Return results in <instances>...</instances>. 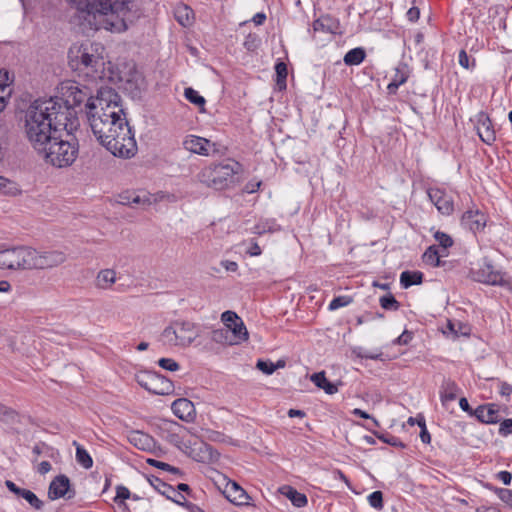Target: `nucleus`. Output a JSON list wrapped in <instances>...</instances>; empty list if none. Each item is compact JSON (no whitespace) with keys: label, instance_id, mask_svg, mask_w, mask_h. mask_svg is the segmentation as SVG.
<instances>
[{"label":"nucleus","instance_id":"nucleus-1","mask_svg":"<svg viewBox=\"0 0 512 512\" xmlns=\"http://www.w3.org/2000/svg\"><path fill=\"white\" fill-rule=\"evenodd\" d=\"M120 101L114 89L100 88L98 101L88 105L87 119L103 147L114 156L131 158L137 152V143Z\"/></svg>","mask_w":512,"mask_h":512},{"label":"nucleus","instance_id":"nucleus-2","mask_svg":"<svg viewBox=\"0 0 512 512\" xmlns=\"http://www.w3.org/2000/svg\"><path fill=\"white\" fill-rule=\"evenodd\" d=\"M78 125V120L57 98L38 99L25 113L23 131L28 142L37 151L55 133L73 131Z\"/></svg>","mask_w":512,"mask_h":512},{"label":"nucleus","instance_id":"nucleus-3","mask_svg":"<svg viewBox=\"0 0 512 512\" xmlns=\"http://www.w3.org/2000/svg\"><path fill=\"white\" fill-rule=\"evenodd\" d=\"M105 48L101 43L85 41L74 44L68 51L69 65L73 70L85 73L96 80L104 77Z\"/></svg>","mask_w":512,"mask_h":512},{"label":"nucleus","instance_id":"nucleus-4","mask_svg":"<svg viewBox=\"0 0 512 512\" xmlns=\"http://www.w3.org/2000/svg\"><path fill=\"white\" fill-rule=\"evenodd\" d=\"M78 152V142L72 131L67 130L55 133L42 145V149L36 151L46 163L57 168L71 166L77 159Z\"/></svg>","mask_w":512,"mask_h":512},{"label":"nucleus","instance_id":"nucleus-5","mask_svg":"<svg viewBox=\"0 0 512 512\" xmlns=\"http://www.w3.org/2000/svg\"><path fill=\"white\" fill-rule=\"evenodd\" d=\"M86 15L88 22L83 28V32L104 29L112 33H120L127 30L129 25L127 18L116 9L113 0H101L94 13Z\"/></svg>","mask_w":512,"mask_h":512},{"label":"nucleus","instance_id":"nucleus-6","mask_svg":"<svg viewBox=\"0 0 512 512\" xmlns=\"http://www.w3.org/2000/svg\"><path fill=\"white\" fill-rule=\"evenodd\" d=\"M242 172V165L232 159L212 164L201 169L196 175L199 183L206 187L222 190L234 182V176Z\"/></svg>","mask_w":512,"mask_h":512},{"label":"nucleus","instance_id":"nucleus-7","mask_svg":"<svg viewBox=\"0 0 512 512\" xmlns=\"http://www.w3.org/2000/svg\"><path fill=\"white\" fill-rule=\"evenodd\" d=\"M198 324L188 320L173 321L161 334V341L168 346L187 348L200 336Z\"/></svg>","mask_w":512,"mask_h":512},{"label":"nucleus","instance_id":"nucleus-8","mask_svg":"<svg viewBox=\"0 0 512 512\" xmlns=\"http://www.w3.org/2000/svg\"><path fill=\"white\" fill-rule=\"evenodd\" d=\"M59 93L61 97H56L57 100L66 106L77 120L76 107L84 104L85 112L87 113L89 103L98 101V95L94 98L89 87L76 81L62 82L59 87Z\"/></svg>","mask_w":512,"mask_h":512},{"label":"nucleus","instance_id":"nucleus-9","mask_svg":"<svg viewBox=\"0 0 512 512\" xmlns=\"http://www.w3.org/2000/svg\"><path fill=\"white\" fill-rule=\"evenodd\" d=\"M221 321L225 329H218L213 332V339L216 342H225L229 345H236L248 340L249 334L242 319L233 311L227 310L222 313Z\"/></svg>","mask_w":512,"mask_h":512},{"label":"nucleus","instance_id":"nucleus-10","mask_svg":"<svg viewBox=\"0 0 512 512\" xmlns=\"http://www.w3.org/2000/svg\"><path fill=\"white\" fill-rule=\"evenodd\" d=\"M171 428L166 437L167 441L177 447L179 450L189 455L193 459L199 462H205L213 458V449L206 443H200L199 447H193L190 443H186L180 432L183 430L182 427L175 422L169 423Z\"/></svg>","mask_w":512,"mask_h":512},{"label":"nucleus","instance_id":"nucleus-11","mask_svg":"<svg viewBox=\"0 0 512 512\" xmlns=\"http://www.w3.org/2000/svg\"><path fill=\"white\" fill-rule=\"evenodd\" d=\"M31 247H13L0 250V269H30Z\"/></svg>","mask_w":512,"mask_h":512},{"label":"nucleus","instance_id":"nucleus-12","mask_svg":"<svg viewBox=\"0 0 512 512\" xmlns=\"http://www.w3.org/2000/svg\"><path fill=\"white\" fill-rule=\"evenodd\" d=\"M137 382L141 387L156 395H167L174 389L171 380L156 372L146 371L138 374Z\"/></svg>","mask_w":512,"mask_h":512},{"label":"nucleus","instance_id":"nucleus-13","mask_svg":"<svg viewBox=\"0 0 512 512\" xmlns=\"http://www.w3.org/2000/svg\"><path fill=\"white\" fill-rule=\"evenodd\" d=\"M30 269H47L65 262L66 255L61 251L40 252L31 248Z\"/></svg>","mask_w":512,"mask_h":512},{"label":"nucleus","instance_id":"nucleus-14","mask_svg":"<svg viewBox=\"0 0 512 512\" xmlns=\"http://www.w3.org/2000/svg\"><path fill=\"white\" fill-rule=\"evenodd\" d=\"M73 10L71 14V22L78 25L81 30L87 25L88 17L86 14L94 13L98 3L101 0H66Z\"/></svg>","mask_w":512,"mask_h":512},{"label":"nucleus","instance_id":"nucleus-15","mask_svg":"<svg viewBox=\"0 0 512 512\" xmlns=\"http://www.w3.org/2000/svg\"><path fill=\"white\" fill-rule=\"evenodd\" d=\"M183 147L191 153L205 157L219 153L218 145L215 142L196 135H187L183 140Z\"/></svg>","mask_w":512,"mask_h":512},{"label":"nucleus","instance_id":"nucleus-16","mask_svg":"<svg viewBox=\"0 0 512 512\" xmlns=\"http://www.w3.org/2000/svg\"><path fill=\"white\" fill-rule=\"evenodd\" d=\"M428 197L442 215H451L454 211V200L451 195L439 188H430Z\"/></svg>","mask_w":512,"mask_h":512},{"label":"nucleus","instance_id":"nucleus-17","mask_svg":"<svg viewBox=\"0 0 512 512\" xmlns=\"http://www.w3.org/2000/svg\"><path fill=\"white\" fill-rule=\"evenodd\" d=\"M474 279L478 282L494 286L505 285L503 274L500 271L495 270L492 264L486 261L477 271L474 272Z\"/></svg>","mask_w":512,"mask_h":512},{"label":"nucleus","instance_id":"nucleus-18","mask_svg":"<svg viewBox=\"0 0 512 512\" xmlns=\"http://www.w3.org/2000/svg\"><path fill=\"white\" fill-rule=\"evenodd\" d=\"M486 222V215L478 209L467 210L461 217L462 227L474 234L482 231L486 226Z\"/></svg>","mask_w":512,"mask_h":512},{"label":"nucleus","instance_id":"nucleus-19","mask_svg":"<svg viewBox=\"0 0 512 512\" xmlns=\"http://www.w3.org/2000/svg\"><path fill=\"white\" fill-rule=\"evenodd\" d=\"M73 496L74 492L70 490V480L66 475H58L51 481L48 488V498L50 500L62 497L70 499Z\"/></svg>","mask_w":512,"mask_h":512},{"label":"nucleus","instance_id":"nucleus-20","mask_svg":"<svg viewBox=\"0 0 512 512\" xmlns=\"http://www.w3.org/2000/svg\"><path fill=\"white\" fill-rule=\"evenodd\" d=\"M114 2L116 9L127 18L128 24L133 23L142 13L143 3L140 0H114Z\"/></svg>","mask_w":512,"mask_h":512},{"label":"nucleus","instance_id":"nucleus-21","mask_svg":"<svg viewBox=\"0 0 512 512\" xmlns=\"http://www.w3.org/2000/svg\"><path fill=\"white\" fill-rule=\"evenodd\" d=\"M477 133L480 139L487 145H492L496 140L495 130L491 119L484 113L477 119Z\"/></svg>","mask_w":512,"mask_h":512},{"label":"nucleus","instance_id":"nucleus-22","mask_svg":"<svg viewBox=\"0 0 512 512\" xmlns=\"http://www.w3.org/2000/svg\"><path fill=\"white\" fill-rule=\"evenodd\" d=\"M172 411L176 417L186 422L193 421L196 415L193 402L186 398L176 399L172 403Z\"/></svg>","mask_w":512,"mask_h":512},{"label":"nucleus","instance_id":"nucleus-23","mask_svg":"<svg viewBox=\"0 0 512 512\" xmlns=\"http://www.w3.org/2000/svg\"><path fill=\"white\" fill-rule=\"evenodd\" d=\"M473 416L482 423L494 424L499 421V409L495 404L481 405L474 410Z\"/></svg>","mask_w":512,"mask_h":512},{"label":"nucleus","instance_id":"nucleus-24","mask_svg":"<svg viewBox=\"0 0 512 512\" xmlns=\"http://www.w3.org/2000/svg\"><path fill=\"white\" fill-rule=\"evenodd\" d=\"M226 497L235 505H247L249 503V495L236 482L230 481L226 485Z\"/></svg>","mask_w":512,"mask_h":512},{"label":"nucleus","instance_id":"nucleus-25","mask_svg":"<svg viewBox=\"0 0 512 512\" xmlns=\"http://www.w3.org/2000/svg\"><path fill=\"white\" fill-rule=\"evenodd\" d=\"M410 75V69L407 64L399 63L395 69L387 90L390 94H395L399 86L403 85Z\"/></svg>","mask_w":512,"mask_h":512},{"label":"nucleus","instance_id":"nucleus-26","mask_svg":"<svg viewBox=\"0 0 512 512\" xmlns=\"http://www.w3.org/2000/svg\"><path fill=\"white\" fill-rule=\"evenodd\" d=\"M310 380L315 384V386L323 389L326 394L333 395L338 392V385L330 382L326 378L324 371L312 374Z\"/></svg>","mask_w":512,"mask_h":512},{"label":"nucleus","instance_id":"nucleus-27","mask_svg":"<svg viewBox=\"0 0 512 512\" xmlns=\"http://www.w3.org/2000/svg\"><path fill=\"white\" fill-rule=\"evenodd\" d=\"M458 392L459 387L454 381H444L440 389V400L442 405L446 406L448 402L454 401Z\"/></svg>","mask_w":512,"mask_h":512},{"label":"nucleus","instance_id":"nucleus-28","mask_svg":"<svg viewBox=\"0 0 512 512\" xmlns=\"http://www.w3.org/2000/svg\"><path fill=\"white\" fill-rule=\"evenodd\" d=\"M280 493L287 497L295 507L301 508L307 505L305 494L298 492L295 488L285 485L279 489Z\"/></svg>","mask_w":512,"mask_h":512},{"label":"nucleus","instance_id":"nucleus-29","mask_svg":"<svg viewBox=\"0 0 512 512\" xmlns=\"http://www.w3.org/2000/svg\"><path fill=\"white\" fill-rule=\"evenodd\" d=\"M174 15L177 22L183 27H188L193 23L194 13L187 5H177L174 10Z\"/></svg>","mask_w":512,"mask_h":512},{"label":"nucleus","instance_id":"nucleus-30","mask_svg":"<svg viewBox=\"0 0 512 512\" xmlns=\"http://www.w3.org/2000/svg\"><path fill=\"white\" fill-rule=\"evenodd\" d=\"M129 442L140 450H147L151 447L152 438L143 432L133 431L130 433Z\"/></svg>","mask_w":512,"mask_h":512},{"label":"nucleus","instance_id":"nucleus-31","mask_svg":"<svg viewBox=\"0 0 512 512\" xmlns=\"http://www.w3.org/2000/svg\"><path fill=\"white\" fill-rule=\"evenodd\" d=\"M116 282V272L112 269L101 270L96 277V286L108 289Z\"/></svg>","mask_w":512,"mask_h":512},{"label":"nucleus","instance_id":"nucleus-32","mask_svg":"<svg viewBox=\"0 0 512 512\" xmlns=\"http://www.w3.org/2000/svg\"><path fill=\"white\" fill-rule=\"evenodd\" d=\"M280 230V226L274 219H261L252 228V233L257 235H263L265 233H274Z\"/></svg>","mask_w":512,"mask_h":512},{"label":"nucleus","instance_id":"nucleus-33","mask_svg":"<svg viewBox=\"0 0 512 512\" xmlns=\"http://www.w3.org/2000/svg\"><path fill=\"white\" fill-rule=\"evenodd\" d=\"M423 274L419 271H404L400 275V284L403 288L421 284Z\"/></svg>","mask_w":512,"mask_h":512},{"label":"nucleus","instance_id":"nucleus-34","mask_svg":"<svg viewBox=\"0 0 512 512\" xmlns=\"http://www.w3.org/2000/svg\"><path fill=\"white\" fill-rule=\"evenodd\" d=\"M365 50L361 47L349 50L344 56V63L348 66L359 65L365 59Z\"/></svg>","mask_w":512,"mask_h":512},{"label":"nucleus","instance_id":"nucleus-35","mask_svg":"<svg viewBox=\"0 0 512 512\" xmlns=\"http://www.w3.org/2000/svg\"><path fill=\"white\" fill-rule=\"evenodd\" d=\"M76 447V461L85 469H90L93 466V460L88 451L78 444L76 441L73 442Z\"/></svg>","mask_w":512,"mask_h":512},{"label":"nucleus","instance_id":"nucleus-36","mask_svg":"<svg viewBox=\"0 0 512 512\" xmlns=\"http://www.w3.org/2000/svg\"><path fill=\"white\" fill-rule=\"evenodd\" d=\"M444 256H446V254H440L436 246H430L423 254V261L433 267H439L440 257Z\"/></svg>","mask_w":512,"mask_h":512},{"label":"nucleus","instance_id":"nucleus-37","mask_svg":"<svg viewBox=\"0 0 512 512\" xmlns=\"http://www.w3.org/2000/svg\"><path fill=\"white\" fill-rule=\"evenodd\" d=\"M313 30L315 32L321 31V32H327V33H333V31H334L333 20L328 16L320 17L319 19H317L313 22Z\"/></svg>","mask_w":512,"mask_h":512},{"label":"nucleus","instance_id":"nucleus-38","mask_svg":"<svg viewBox=\"0 0 512 512\" xmlns=\"http://www.w3.org/2000/svg\"><path fill=\"white\" fill-rule=\"evenodd\" d=\"M184 96H185V98H186L189 102H191V103H193V104H195V105L199 106V107L201 108V110H202V111L204 110V109H203V107H204V105H205L206 101H205L204 97H202L201 95H199V93H198L196 90H194V89H193V88H191V87H189V88H185V90H184Z\"/></svg>","mask_w":512,"mask_h":512},{"label":"nucleus","instance_id":"nucleus-39","mask_svg":"<svg viewBox=\"0 0 512 512\" xmlns=\"http://www.w3.org/2000/svg\"><path fill=\"white\" fill-rule=\"evenodd\" d=\"M19 497L25 499L33 508L40 510L43 507V502L30 490L22 489Z\"/></svg>","mask_w":512,"mask_h":512},{"label":"nucleus","instance_id":"nucleus-40","mask_svg":"<svg viewBox=\"0 0 512 512\" xmlns=\"http://www.w3.org/2000/svg\"><path fill=\"white\" fill-rule=\"evenodd\" d=\"M415 420H417V425L421 428V431H420L421 441L424 444H429L431 442V436H430V433L427 430L424 416L421 415V414H418L415 417Z\"/></svg>","mask_w":512,"mask_h":512},{"label":"nucleus","instance_id":"nucleus-41","mask_svg":"<svg viewBox=\"0 0 512 512\" xmlns=\"http://www.w3.org/2000/svg\"><path fill=\"white\" fill-rule=\"evenodd\" d=\"M380 305L385 310H397L399 303L391 294L384 295L380 298Z\"/></svg>","mask_w":512,"mask_h":512},{"label":"nucleus","instance_id":"nucleus-42","mask_svg":"<svg viewBox=\"0 0 512 512\" xmlns=\"http://www.w3.org/2000/svg\"><path fill=\"white\" fill-rule=\"evenodd\" d=\"M352 302L351 297L349 296H338L335 297L330 303H329V310L334 311L341 307L348 306Z\"/></svg>","mask_w":512,"mask_h":512},{"label":"nucleus","instance_id":"nucleus-43","mask_svg":"<svg viewBox=\"0 0 512 512\" xmlns=\"http://www.w3.org/2000/svg\"><path fill=\"white\" fill-rule=\"evenodd\" d=\"M434 238L443 249H447L453 245V239L451 236L444 232L436 231L434 233Z\"/></svg>","mask_w":512,"mask_h":512},{"label":"nucleus","instance_id":"nucleus-44","mask_svg":"<svg viewBox=\"0 0 512 512\" xmlns=\"http://www.w3.org/2000/svg\"><path fill=\"white\" fill-rule=\"evenodd\" d=\"M147 462L151 466H154L156 468H159V469H162L164 471L170 472L172 474H180L179 468L171 466L168 463L161 462V461H158V460H155V459H148Z\"/></svg>","mask_w":512,"mask_h":512},{"label":"nucleus","instance_id":"nucleus-45","mask_svg":"<svg viewBox=\"0 0 512 512\" xmlns=\"http://www.w3.org/2000/svg\"><path fill=\"white\" fill-rule=\"evenodd\" d=\"M368 503L371 507L381 510L383 508V494L381 491H374L368 496Z\"/></svg>","mask_w":512,"mask_h":512},{"label":"nucleus","instance_id":"nucleus-46","mask_svg":"<svg viewBox=\"0 0 512 512\" xmlns=\"http://www.w3.org/2000/svg\"><path fill=\"white\" fill-rule=\"evenodd\" d=\"M458 63L464 69H471L475 66V59L470 58L465 50H460L458 55Z\"/></svg>","mask_w":512,"mask_h":512},{"label":"nucleus","instance_id":"nucleus-47","mask_svg":"<svg viewBox=\"0 0 512 512\" xmlns=\"http://www.w3.org/2000/svg\"><path fill=\"white\" fill-rule=\"evenodd\" d=\"M150 197H151V200L149 199L150 206L153 204H156L157 202H160V201H169V202L175 201L174 195L168 194L165 192H157L155 194H150Z\"/></svg>","mask_w":512,"mask_h":512},{"label":"nucleus","instance_id":"nucleus-48","mask_svg":"<svg viewBox=\"0 0 512 512\" xmlns=\"http://www.w3.org/2000/svg\"><path fill=\"white\" fill-rule=\"evenodd\" d=\"M275 71L277 74V84L280 85L281 83L285 84L286 78H287V65L284 62H278L275 65Z\"/></svg>","mask_w":512,"mask_h":512},{"label":"nucleus","instance_id":"nucleus-49","mask_svg":"<svg viewBox=\"0 0 512 512\" xmlns=\"http://www.w3.org/2000/svg\"><path fill=\"white\" fill-rule=\"evenodd\" d=\"M149 199L151 200L150 194L143 192L142 194L134 195L131 200H129L130 204L141 205L143 207L150 206Z\"/></svg>","mask_w":512,"mask_h":512},{"label":"nucleus","instance_id":"nucleus-50","mask_svg":"<svg viewBox=\"0 0 512 512\" xmlns=\"http://www.w3.org/2000/svg\"><path fill=\"white\" fill-rule=\"evenodd\" d=\"M158 364L161 368L174 372L179 370V364L172 358H161L158 361Z\"/></svg>","mask_w":512,"mask_h":512},{"label":"nucleus","instance_id":"nucleus-51","mask_svg":"<svg viewBox=\"0 0 512 512\" xmlns=\"http://www.w3.org/2000/svg\"><path fill=\"white\" fill-rule=\"evenodd\" d=\"M256 367L266 375H271L277 369L271 361L258 360Z\"/></svg>","mask_w":512,"mask_h":512},{"label":"nucleus","instance_id":"nucleus-52","mask_svg":"<svg viewBox=\"0 0 512 512\" xmlns=\"http://www.w3.org/2000/svg\"><path fill=\"white\" fill-rule=\"evenodd\" d=\"M494 492L500 500L512 506V490L506 488H494Z\"/></svg>","mask_w":512,"mask_h":512},{"label":"nucleus","instance_id":"nucleus-53","mask_svg":"<svg viewBox=\"0 0 512 512\" xmlns=\"http://www.w3.org/2000/svg\"><path fill=\"white\" fill-rule=\"evenodd\" d=\"M130 498V491L125 486L119 485L116 488V496L114 500L117 501H123Z\"/></svg>","mask_w":512,"mask_h":512},{"label":"nucleus","instance_id":"nucleus-54","mask_svg":"<svg viewBox=\"0 0 512 512\" xmlns=\"http://www.w3.org/2000/svg\"><path fill=\"white\" fill-rule=\"evenodd\" d=\"M511 433H512V419H505L500 424L499 434L501 436H508Z\"/></svg>","mask_w":512,"mask_h":512},{"label":"nucleus","instance_id":"nucleus-55","mask_svg":"<svg viewBox=\"0 0 512 512\" xmlns=\"http://www.w3.org/2000/svg\"><path fill=\"white\" fill-rule=\"evenodd\" d=\"M9 74L7 71L0 70V93H4L5 89L9 86Z\"/></svg>","mask_w":512,"mask_h":512},{"label":"nucleus","instance_id":"nucleus-56","mask_svg":"<svg viewBox=\"0 0 512 512\" xmlns=\"http://www.w3.org/2000/svg\"><path fill=\"white\" fill-rule=\"evenodd\" d=\"M496 479L501 481L504 485H510L512 481V475L508 471H500L495 475Z\"/></svg>","mask_w":512,"mask_h":512},{"label":"nucleus","instance_id":"nucleus-57","mask_svg":"<svg viewBox=\"0 0 512 512\" xmlns=\"http://www.w3.org/2000/svg\"><path fill=\"white\" fill-rule=\"evenodd\" d=\"M412 340V334L405 330L396 340L399 345H407Z\"/></svg>","mask_w":512,"mask_h":512},{"label":"nucleus","instance_id":"nucleus-58","mask_svg":"<svg viewBox=\"0 0 512 512\" xmlns=\"http://www.w3.org/2000/svg\"><path fill=\"white\" fill-rule=\"evenodd\" d=\"M246 252L250 256H259V255H261L262 250H261L260 246L258 245V243L256 241L252 240L250 243V247L247 249Z\"/></svg>","mask_w":512,"mask_h":512},{"label":"nucleus","instance_id":"nucleus-59","mask_svg":"<svg viewBox=\"0 0 512 512\" xmlns=\"http://www.w3.org/2000/svg\"><path fill=\"white\" fill-rule=\"evenodd\" d=\"M419 17H420V10L417 7H411L407 11V18L411 22H416L419 19Z\"/></svg>","mask_w":512,"mask_h":512},{"label":"nucleus","instance_id":"nucleus-60","mask_svg":"<svg viewBox=\"0 0 512 512\" xmlns=\"http://www.w3.org/2000/svg\"><path fill=\"white\" fill-rule=\"evenodd\" d=\"M5 485L6 487L8 488V490L12 493H14L15 495L17 496H20L21 492H22V489L23 488H20L18 487L13 481L11 480H6L5 481Z\"/></svg>","mask_w":512,"mask_h":512},{"label":"nucleus","instance_id":"nucleus-61","mask_svg":"<svg viewBox=\"0 0 512 512\" xmlns=\"http://www.w3.org/2000/svg\"><path fill=\"white\" fill-rule=\"evenodd\" d=\"M459 406L463 411L467 412L469 415H473L474 410L470 407L469 402L465 397L460 398Z\"/></svg>","mask_w":512,"mask_h":512},{"label":"nucleus","instance_id":"nucleus-62","mask_svg":"<svg viewBox=\"0 0 512 512\" xmlns=\"http://www.w3.org/2000/svg\"><path fill=\"white\" fill-rule=\"evenodd\" d=\"M51 464L48 461H42L38 466V472L40 474H46L51 470Z\"/></svg>","mask_w":512,"mask_h":512},{"label":"nucleus","instance_id":"nucleus-63","mask_svg":"<svg viewBox=\"0 0 512 512\" xmlns=\"http://www.w3.org/2000/svg\"><path fill=\"white\" fill-rule=\"evenodd\" d=\"M512 393V386L508 383H502L500 386V394L502 396H510Z\"/></svg>","mask_w":512,"mask_h":512},{"label":"nucleus","instance_id":"nucleus-64","mask_svg":"<svg viewBox=\"0 0 512 512\" xmlns=\"http://www.w3.org/2000/svg\"><path fill=\"white\" fill-rule=\"evenodd\" d=\"M10 185L12 182L9 179L0 176V191L6 192Z\"/></svg>","mask_w":512,"mask_h":512}]
</instances>
